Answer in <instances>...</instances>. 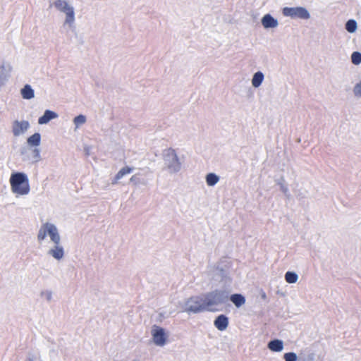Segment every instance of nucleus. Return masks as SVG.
<instances>
[{"mask_svg":"<svg viewBox=\"0 0 361 361\" xmlns=\"http://www.w3.org/2000/svg\"><path fill=\"white\" fill-rule=\"evenodd\" d=\"M314 359L313 355H309L307 357L300 358L299 361H312Z\"/></svg>","mask_w":361,"mask_h":361,"instance_id":"nucleus-32","label":"nucleus"},{"mask_svg":"<svg viewBox=\"0 0 361 361\" xmlns=\"http://www.w3.org/2000/svg\"><path fill=\"white\" fill-rule=\"evenodd\" d=\"M265 296H266V295H265V293H264V294L262 295V297H263V298H265Z\"/></svg>","mask_w":361,"mask_h":361,"instance_id":"nucleus-34","label":"nucleus"},{"mask_svg":"<svg viewBox=\"0 0 361 361\" xmlns=\"http://www.w3.org/2000/svg\"><path fill=\"white\" fill-rule=\"evenodd\" d=\"M345 30L350 33H354L357 28V23L355 20H348L345 25Z\"/></svg>","mask_w":361,"mask_h":361,"instance_id":"nucleus-21","label":"nucleus"},{"mask_svg":"<svg viewBox=\"0 0 361 361\" xmlns=\"http://www.w3.org/2000/svg\"><path fill=\"white\" fill-rule=\"evenodd\" d=\"M52 291L51 290H44L42 291L40 295L46 299L47 302H51L52 300Z\"/></svg>","mask_w":361,"mask_h":361,"instance_id":"nucleus-31","label":"nucleus"},{"mask_svg":"<svg viewBox=\"0 0 361 361\" xmlns=\"http://www.w3.org/2000/svg\"><path fill=\"white\" fill-rule=\"evenodd\" d=\"M86 121H87L86 116L82 114H80V115L75 116L73 119V123L75 125V130H76L80 126H81L82 125L85 123Z\"/></svg>","mask_w":361,"mask_h":361,"instance_id":"nucleus-23","label":"nucleus"},{"mask_svg":"<svg viewBox=\"0 0 361 361\" xmlns=\"http://www.w3.org/2000/svg\"><path fill=\"white\" fill-rule=\"evenodd\" d=\"M11 190L19 195H27L30 192L29 180L27 175L23 172H16L10 177Z\"/></svg>","mask_w":361,"mask_h":361,"instance_id":"nucleus-3","label":"nucleus"},{"mask_svg":"<svg viewBox=\"0 0 361 361\" xmlns=\"http://www.w3.org/2000/svg\"><path fill=\"white\" fill-rule=\"evenodd\" d=\"M207 311L215 312L219 307L226 304L229 300V291L215 289L202 295Z\"/></svg>","mask_w":361,"mask_h":361,"instance_id":"nucleus-2","label":"nucleus"},{"mask_svg":"<svg viewBox=\"0 0 361 361\" xmlns=\"http://www.w3.org/2000/svg\"><path fill=\"white\" fill-rule=\"evenodd\" d=\"M22 97L25 99H31L35 97V92L32 87L27 84L20 90Z\"/></svg>","mask_w":361,"mask_h":361,"instance_id":"nucleus-16","label":"nucleus"},{"mask_svg":"<svg viewBox=\"0 0 361 361\" xmlns=\"http://www.w3.org/2000/svg\"><path fill=\"white\" fill-rule=\"evenodd\" d=\"M5 66L3 64L0 66V89L4 85L6 81V76L4 75V72L5 71Z\"/></svg>","mask_w":361,"mask_h":361,"instance_id":"nucleus-30","label":"nucleus"},{"mask_svg":"<svg viewBox=\"0 0 361 361\" xmlns=\"http://www.w3.org/2000/svg\"><path fill=\"white\" fill-rule=\"evenodd\" d=\"M30 128V123L27 121H15L13 123L12 131L15 136H19L24 133Z\"/></svg>","mask_w":361,"mask_h":361,"instance_id":"nucleus-10","label":"nucleus"},{"mask_svg":"<svg viewBox=\"0 0 361 361\" xmlns=\"http://www.w3.org/2000/svg\"><path fill=\"white\" fill-rule=\"evenodd\" d=\"M58 118V114L51 110H46L44 114L39 118L38 123L40 125L47 124L51 120Z\"/></svg>","mask_w":361,"mask_h":361,"instance_id":"nucleus-13","label":"nucleus"},{"mask_svg":"<svg viewBox=\"0 0 361 361\" xmlns=\"http://www.w3.org/2000/svg\"><path fill=\"white\" fill-rule=\"evenodd\" d=\"M229 266L227 264L221 267L219 264L212 271L213 278H219L221 281L224 283L225 286H229L231 283V278L230 277Z\"/></svg>","mask_w":361,"mask_h":361,"instance_id":"nucleus-8","label":"nucleus"},{"mask_svg":"<svg viewBox=\"0 0 361 361\" xmlns=\"http://www.w3.org/2000/svg\"><path fill=\"white\" fill-rule=\"evenodd\" d=\"M49 236L54 245L47 251V255L57 261L64 257V248L61 243V236L57 227L52 223L46 222L41 225L37 233V241L42 243Z\"/></svg>","mask_w":361,"mask_h":361,"instance_id":"nucleus-1","label":"nucleus"},{"mask_svg":"<svg viewBox=\"0 0 361 361\" xmlns=\"http://www.w3.org/2000/svg\"><path fill=\"white\" fill-rule=\"evenodd\" d=\"M27 361H33V360H32V359H29V360H27Z\"/></svg>","mask_w":361,"mask_h":361,"instance_id":"nucleus-35","label":"nucleus"},{"mask_svg":"<svg viewBox=\"0 0 361 361\" xmlns=\"http://www.w3.org/2000/svg\"><path fill=\"white\" fill-rule=\"evenodd\" d=\"M285 280L288 283H295L298 280V275L294 271H287L285 274Z\"/></svg>","mask_w":361,"mask_h":361,"instance_id":"nucleus-22","label":"nucleus"},{"mask_svg":"<svg viewBox=\"0 0 361 361\" xmlns=\"http://www.w3.org/2000/svg\"><path fill=\"white\" fill-rule=\"evenodd\" d=\"M180 312H187L188 314H197L206 310L203 296H192L182 302H179Z\"/></svg>","mask_w":361,"mask_h":361,"instance_id":"nucleus-4","label":"nucleus"},{"mask_svg":"<svg viewBox=\"0 0 361 361\" xmlns=\"http://www.w3.org/2000/svg\"><path fill=\"white\" fill-rule=\"evenodd\" d=\"M85 152L86 155H90V148L89 147H85Z\"/></svg>","mask_w":361,"mask_h":361,"instance_id":"nucleus-33","label":"nucleus"},{"mask_svg":"<svg viewBox=\"0 0 361 361\" xmlns=\"http://www.w3.org/2000/svg\"><path fill=\"white\" fill-rule=\"evenodd\" d=\"M220 178L214 173H209L206 175L205 180L208 186H214L219 181Z\"/></svg>","mask_w":361,"mask_h":361,"instance_id":"nucleus-20","label":"nucleus"},{"mask_svg":"<svg viewBox=\"0 0 361 361\" xmlns=\"http://www.w3.org/2000/svg\"><path fill=\"white\" fill-rule=\"evenodd\" d=\"M352 63L355 65L361 63V53L359 51H354L351 55Z\"/></svg>","mask_w":361,"mask_h":361,"instance_id":"nucleus-27","label":"nucleus"},{"mask_svg":"<svg viewBox=\"0 0 361 361\" xmlns=\"http://www.w3.org/2000/svg\"><path fill=\"white\" fill-rule=\"evenodd\" d=\"M130 182L132 183L134 185H138L140 184L145 185V181L144 179L141 178L138 174L133 175L130 179Z\"/></svg>","mask_w":361,"mask_h":361,"instance_id":"nucleus-26","label":"nucleus"},{"mask_svg":"<svg viewBox=\"0 0 361 361\" xmlns=\"http://www.w3.org/2000/svg\"><path fill=\"white\" fill-rule=\"evenodd\" d=\"M54 6L58 11L66 14L63 25H68L69 27H72L75 22L74 8L66 0H56L54 2Z\"/></svg>","mask_w":361,"mask_h":361,"instance_id":"nucleus-6","label":"nucleus"},{"mask_svg":"<svg viewBox=\"0 0 361 361\" xmlns=\"http://www.w3.org/2000/svg\"><path fill=\"white\" fill-rule=\"evenodd\" d=\"M41 135L35 133L30 136L27 140V143L30 147H38L40 145Z\"/></svg>","mask_w":361,"mask_h":361,"instance_id":"nucleus-19","label":"nucleus"},{"mask_svg":"<svg viewBox=\"0 0 361 361\" xmlns=\"http://www.w3.org/2000/svg\"><path fill=\"white\" fill-rule=\"evenodd\" d=\"M261 22H262L263 27L265 29L275 28L279 25V22H278L277 19L274 18L270 14L264 15L262 17Z\"/></svg>","mask_w":361,"mask_h":361,"instance_id":"nucleus-11","label":"nucleus"},{"mask_svg":"<svg viewBox=\"0 0 361 361\" xmlns=\"http://www.w3.org/2000/svg\"><path fill=\"white\" fill-rule=\"evenodd\" d=\"M230 300L235 305L236 307H240L245 302V297L238 293H235L231 295Z\"/></svg>","mask_w":361,"mask_h":361,"instance_id":"nucleus-18","label":"nucleus"},{"mask_svg":"<svg viewBox=\"0 0 361 361\" xmlns=\"http://www.w3.org/2000/svg\"><path fill=\"white\" fill-rule=\"evenodd\" d=\"M163 159L165 169L171 174L178 173L182 167L176 150L173 148H168L163 152Z\"/></svg>","mask_w":361,"mask_h":361,"instance_id":"nucleus-5","label":"nucleus"},{"mask_svg":"<svg viewBox=\"0 0 361 361\" xmlns=\"http://www.w3.org/2000/svg\"><path fill=\"white\" fill-rule=\"evenodd\" d=\"M277 185L280 186L281 191L288 197L289 198L290 196V194L289 192V190L286 185H284V179L281 178V179L278 180L276 182Z\"/></svg>","mask_w":361,"mask_h":361,"instance_id":"nucleus-24","label":"nucleus"},{"mask_svg":"<svg viewBox=\"0 0 361 361\" xmlns=\"http://www.w3.org/2000/svg\"><path fill=\"white\" fill-rule=\"evenodd\" d=\"M151 334L154 343L157 346H164L166 343L167 335L164 329L154 325L152 327Z\"/></svg>","mask_w":361,"mask_h":361,"instance_id":"nucleus-9","label":"nucleus"},{"mask_svg":"<svg viewBox=\"0 0 361 361\" xmlns=\"http://www.w3.org/2000/svg\"><path fill=\"white\" fill-rule=\"evenodd\" d=\"M214 324L219 331H224L228 326V319L224 314L219 315L214 320Z\"/></svg>","mask_w":361,"mask_h":361,"instance_id":"nucleus-12","label":"nucleus"},{"mask_svg":"<svg viewBox=\"0 0 361 361\" xmlns=\"http://www.w3.org/2000/svg\"><path fill=\"white\" fill-rule=\"evenodd\" d=\"M285 361H297L298 357L295 353L290 352L283 355Z\"/></svg>","mask_w":361,"mask_h":361,"instance_id":"nucleus-29","label":"nucleus"},{"mask_svg":"<svg viewBox=\"0 0 361 361\" xmlns=\"http://www.w3.org/2000/svg\"><path fill=\"white\" fill-rule=\"evenodd\" d=\"M283 15L290 17L291 18H300L307 20L310 18L309 11L302 6L285 7L282 11Z\"/></svg>","mask_w":361,"mask_h":361,"instance_id":"nucleus-7","label":"nucleus"},{"mask_svg":"<svg viewBox=\"0 0 361 361\" xmlns=\"http://www.w3.org/2000/svg\"><path fill=\"white\" fill-rule=\"evenodd\" d=\"M42 159L40 155V150L38 148H35L32 150L31 160L32 163H37Z\"/></svg>","mask_w":361,"mask_h":361,"instance_id":"nucleus-25","label":"nucleus"},{"mask_svg":"<svg viewBox=\"0 0 361 361\" xmlns=\"http://www.w3.org/2000/svg\"><path fill=\"white\" fill-rule=\"evenodd\" d=\"M264 75L262 72H261V71L256 72L255 73H254L252 78V85L255 88L259 87L262 85V83L264 80Z\"/></svg>","mask_w":361,"mask_h":361,"instance_id":"nucleus-17","label":"nucleus"},{"mask_svg":"<svg viewBox=\"0 0 361 361\" xmlns=\"http://www.w3.org/2000/svg\"><path fill=\"white\" fill-rule=\"evenodd\" d=\"M133 168L126 166L123 167L119 170V171L116 174L114 178L112 180L111 184L116 185L118 183V180L121 179L124 176L130 173L133 172Z\"/></svg>","mask_w":361,"mask_h":361,"instance_id":"nucleus-14","label":"nucleus"},{"mask_svg":"<svg viewBox=\"0 0 361 361\" xmlns=\"http://www.w3.org/2000/svg\"><path fill=\"white\" fill-rule=\"evenodd\" d=\"M353 92L355 97L361 98V80L355 85Z\"/></svg>","mask_w":361,"mask_h":361,"instance_id":"nucleus-28","label":"nucleus"},{"mask_svg":"<svg viewBox=\"0 0 361 361\" xmlns=\"http://www.w3.org/2000/svg\"><path fill=\"white\" fill-rule=\"evenodd\" d=\"M268 348L273 352H281L283 349V343L281 340L274 339L269 342Z\"/></svg>","mask_w":361,"mask_h":361,"instance_id":"nucleus-15","label":"nucleus"}]
</instances>
